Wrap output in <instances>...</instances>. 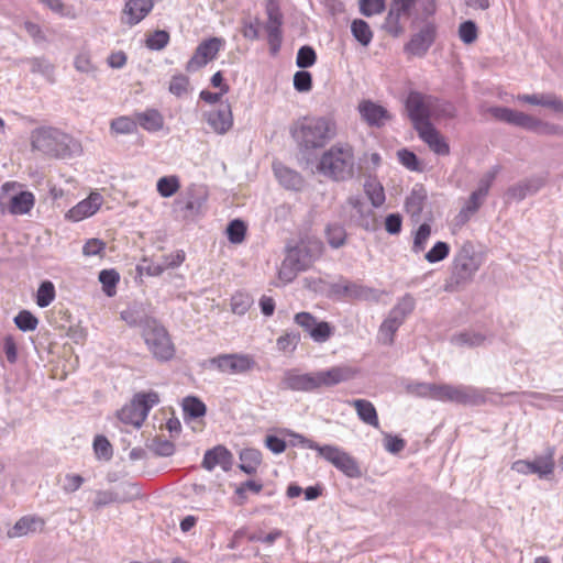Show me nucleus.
Listing matches in <instances>:
<instances>
[{
	"label": "nucleus",
	"mask_w": 563,
	"mask_h": 563,
	"mask_svg": "<svg viewBox=\"0 0 563 563\" xmlns=\"http://www.w3.org/2000/svg\"><path fill=\"white\" fill-rule=\"evenodd\" d=\"M354 376L355 371L347 365L332 366L328 369L309 373H302L298 368H289L283 374L280 388L299 393H313L321 388H330L349 382Z\"/></svg>",
	"instance_id": "1"
},
{
	"label": "nucleus",
	"mask_w": 563,
	"mask_h": 563,
	"mask_svg": "<svg viewBox=\"0 0 563 563\" xmlns=\"http://www.w3.org/2000/svg\"><path fill=\"white\" fill-rule=\"evenodd\" d=\"M336 133V122L330 117H303L290 128L291 137L302 153L323 148Z\"/></svg>",
	"instance_id": "2"
},
{
	"label": "nucleus",
	"mask_w": 563,
	"mask_h": 563,
	"mask_svg": "<svg viewBox=\"0 0 563 563\" xmlns=\"http://www.w3.org/2000/svg\"><path fill=\"white\" fill-rule=\"evenodd\" d=\"M31 146L44 155L65 158L80 152L79 143L55 128H37L31 134Z\"/></svg>",
	"instance_id": "3"
},
{
	"label": "nucleus",
	"mask_w": 563,
	"mask_h": 563,
	"mask_svg": "<svg viewBox=\"0 0 563 563\" xmlns=\"http://www.w3.org/2000/svg\"><path fill=\"white\" fill-rule=\"evenodd\" d=\"M317 169L336 181L351 178L354 173V151L347 143H336L322 153Z\"/></svg>",
	"instance_id": "4"
},
{
	"label": "nucleus",
	"mask_w": 563,
	"mask_h": 563,
	"mask_svg": "<svg viewBox=\"0 0 563 563\" xmlns=\"http://www.w3.org/2000/svg\"><path fill=\"white\" fill-rule=\"evenodd\" d=\"M489 113L498 121L542 135H562L563 126L541 121L530 114L506 107H492Z\"/></svg>",
	"instance_id": "5"
},
{
	"label": "nucleus",
	"mask_w": 563,
	"mask_h": 563,
	"mask_svg": "<svg viewBox=\"0 0 563 563\" xmlns=\"http://www.w3.org/2000/svg\"><path fill=\"white\" fill-rule=\"evenodd\" d=\"M322 245L318 241L303 243L289 247L286 257L284 258L279 276L280 278L290 282L298 272L306 271L321 254Z\"/></svg>",
	"instance_id": "6"
},
{
	"label": "nucleus",
	"mask_w": 563,
	"mask_h": 563,
	"mask_svg": "<svg viewBox=\"0 0 563 563\" xmlns=\"http://www.w3.org/2000/svg\"><path fill=\"white\" fill-rule=\"evenodd\" d=\"M147 328L141 331L142 339L152 354L158 362H167L175 355V345L167 329L158 321H150Z\"/></svg>",
	"instance_id": "7"
},
{
	"label": "nucleus",
	"mask_w": 563,
	"mask_h": 563,
	"mask_svg": "<svg viewBox=\"0 0 563 563\" xmlns=\"http://www.w3.org/2000/svg\"><path fill=\"white\" fill-rule=\"evenodd\" d=\"M206 365L225 375H244L256 367V361L251 354L225 353L209 358Z\"/></svg>",
	"instance_id": "8"
},
{
	"label": "nucleus",
	"mask_w": 563,
	"mask_h": 563,
	"mask_svg": "<svg viewBox=\"0 0 563 563\" xmlns=\"http://www.w3.org/2000/svg\"><path fill=\"white\" fill-rule=\"evenodd\" d=\"M438 401L478 406L486 401L485 393L474 386L439 384Z\"/></svg>",
	"instance_id": "9"
},
{
	"label": "nucleus",
	"mask_w": 563,
	"mask_h": 563,
	"mask_svg": "<svg viewBox=\"0 0 563 563\" xmlns=\"http://www.w3.org/2000/svg\"><path fill=\"white\" fill-rule=\"evenodd\" d=\"M330 292L340 299L372 302H378L384 294L383 290L343 278L330 285Z\"/></svg>",
	"instance_id": "10"
},
{
	"label": "nucleus",
	"mask_w": 563,
	"mask_h": 563,
	"mask_svg": "<svg viewBox=\"0 0 563 563\" xmlns=\"http://www.w3.org/2000/svg\"><path fill=\"white\" fill-rule=\"evenodd\" d=\"M479 268L475 250L471 242H465L454 257L452 280L456 285L471 282Z\"/></svg>",
	"instance_id": "11"
},
{
	"label": "nucleus",
	"mask_w": 563,
	"mask_h": 563,
	"mask_svg": "<svg viewBox=\"0 0 563 563\" xmlns=\"http://www.w3.org/2000/svg\"><path fill=\"white\" fill-rule=\"evenodd\" d=\"M554 453L553 448H548L545 454L538 455L532 461L518 460L514 462L511 470L522 475L537 474L540 478H548L554 472Z\"/></svg>",
	"instance_id": "12"
},
{
	"label": "nucleus",
	"mask_w": 563,
	"mask_h": 563,
	"mask_svg": "<svg viewBox=\"0 0 563 563\" xmlns=\"http://www.w3.org/2000/svg\"><path fill=\"white\" fill-rule=\"evenodd\" d=\"M406 110L416 131L424 124H432V99L418 91L409 92L406 99Z\"/></svg>",
	"instance_id": "13"
},
{
	"label": "nucleus",
	"mask_w": 563,
	"mask_h": 563,
	"mask_svg": "<svg viewBox=\"0 0 563 563\" xmlns=\"http://www.w3.org/2000/svg\"><path fill=\"white\" fill-rule=\"evenodd\" d=\"M294 321L307 332L316 343L327 342L334 332V328L329 322L319 321L310 312L302 311L296 313Z\"/></svg>",
	"instance_id": "14"
},
{
	"label": "nucleus",
	"mask_w": 563,
	"mask_h": 563,
	"mask_svg": "<svg viewBox=\"0 0 563 563\" xmlns=\"http://www.w3.org/2000/svg\"><path fill=\"white\" fill-rule=\"evenodd\" d=\"M323 459L350 478H357L362 475L356 460L340 446L325 444Z\"/></svg>",
	"instance_id": "15"
},
{
	"label": "nucleus",
	"mask_w": 563,
	"mask_h": 563,
	"mask_svg": "<svg viewBox=\"0 0 563 563\" xmlns=\"http://www.w3.org/2000/svg\"><path fill=\"white\" fill-rule=\"evenodd\" d=\"M208 192L201 185L191 184L187 187L185 196L175 201L185 212L184 218H195L203 213V206L207 201Z\"/></svg>",
	"instance_id": "16"
},
{
	"label": "nucleus",
	"mask_w": 563,
	"mask_h": 563,
	"mask_svg": "<svg viewBox=\"0 0 563 563\" xmlns=\"http://www.w3.org/2000/svg\"><path fill=\"white\" fill-rule=\"evenodd\" d=\"M224 41L219 37H211L202 41L196 48L194 55L186 64V70L195 73L213 60L222 48Z\"/></svg>",
	"instance_id": "17"
},
{
	"label": "nucleus",
	"mask_w": 563,
	"mask_h": 563,
	"mask_svg": "<svg viewBox=\"0 0 563 563\" xmlns=\"http://www.w3.org/2000/svg\"><path fill=\"white\" fill-rule=\"evenodd\" d=\"M417 0H391L389 12L385 19L384 29L393 36H399L404 32L400 23L401 16L409 18Z\"/></svg>",
	"instance_id": "18"
},
{
	"label": "nucleus",
	"mask_w": 563,
	"mask_h": 563,
	"mask_svg": "<svg viewBox=\"0 0 563 563\" xmlns=\"http://www.w3.org/2000/svg\"><path fill=\"white\" fill-rule=\"evenodd\" d=\"M437 27L432 22H426L418 32L413 33L405 45V52L409 55L422 57L433 44Z\"/></svg>",
	"instance_id": "19"
},
{
	"label": "nucleus",
	"mask_w": 563,
	"mask_h": 563,
	"mask_svg": "<svg viewBox=\"0 0 563 563\" xmlns=\"http://www.w3.org/2000/svg\"><path fill=\"white\" fill-rule=\"evenodd\" d=\"M267 22L265 30L267 32L268 43L276 51L282 42L283 14L276 2L269 1L266 5Z\"/></svg>",
	"instance_id": "20"
},
{
	"label": "nucleus",
	"mask_w": 563,
	"mask_h": 563,
	"mask_svg": "<svg viewBox=\"0 0 563 563\" xmlns=\"http://www.w3.org/2000/svg\"><path fill=\"white\" fill-rule=\"evenodd\" d=\"M121 319L129 327H139L141 331L145 330L150 321H156L148 309V307L142 302H133L126 309L121 311Z\"/></svg>",
	"instance_id": "21"
},
{
	"label": "nucleus",
	"mask_w": 563,
	"mask_h": 563,
	"mask_svg": "<svg viewBox=\"0 0 563 563\" xmlns=\"http://www.w3.org/2000/svg\"><path fill=\"white\" fill-rule=\"evenodd\" d=\"M103 201L99 192H91L88 198L78 202L66 213V218L70 221L78 222L95 214L101 207Z\"/></svg>",
	"instance_id": "22"
},
{
	"label": "nucleus",
	"mask_w": 563,
	"mask_h": 563,
	"mask_svg": "<svg viewBox=\"0 0 563 563\" xmlns=\"http://www.w3.org/2000/svg\"><path fill=\"white\" fill-rule=\"evenodd\" d=\"M153 0H129L123 12L122 22L133 26L140 23L153 9Z\"/></svg>",
	"instance_id": "23"
},
{
	"label": "nucleus",
	"mask_w": 563,
	"mask_h": 563,
	"mask_svg": "<svg viewBox=\"0 0 563 563\" xmlns=\"http://www.w3.org/2000/svg\"><path fill=\"white\" fill-rule=\"evenodd\" d=\"M207 122L217 134H225L233 125V114L229 103H221L219 109L207 114Z\"/></svg>",
	"instance_id": "24"
},
{
	"label": "nucleus",
	"mask_w": 563,
	"mask_h": 563,
	"mask_svg": "<svg viewBox=\"0 0 563 563\" xmlns=\"http://www.w3.org/2000/svg\"><path fill=\"white\" fill-rule=\"evenodd\" d=\"M417 133L433 153L441 156L449 155L450 146L433 124H424Z\"/></svg>",
	"instance_id": "25"
},
{
	"label": "nucleus",
	"mask_w": 563,
	"mask_h": 563,
	"mask_svg": "<svg viewBox=\"0 0 563 563\" xmlns=\"http://www.w3.org/2000/svg\"><path fill=\"white\" fill-rule=\"evenodd\" d=\"M233 462L232 453L223 445H218L206 451L202 460V467L212 471L216 466H220L223 471L231 470Z\"/></svg>",
	"instance_id": "26"
},
{
	"label": "nucleus",
	"mask_w": 563,
	"mask_h": 563,
	"mask_svg": "<svg viewBox=\"0 0 563 563\" xmlns=\"http://www.w3.org/2000/svg\"><path fill=\"white\" fill-rule=\"evenodd\" d=\"M358 111L363 120L371 126L380 128L390 119L388 111L384 107L371 100L361 102Z\"/></svg>",
	"instance_id": "27"
},
{
	"label": "nucleus",
	"mask_w": 563,
	"mask_h": 563,
	"mask_svg": "<svg viewBox=\"0 0 563 563\" xmlns=\"http://www.w3.org/2000/svg\"><path fill=\"white\" fill-rule=\"evenodd\" d=\"M147 417V408L142 405L134 397L130 404L123 406L118 411V418L125 424H131L140 428Z\"/></svg>",
	"instance_id": "28"
},
{
	"label": "nucleus",
	"mask_w": 563,
	"mask_h": 563,
	"mask_svg": "<svg viewBox=\"0 0 563 563\" xmlns=\"http://www.w3.org/2000/svg\"><path fill=\"white\" fill-rule=\"evenodd\" d=\"M273 169L279 184L286 189L300 190L303 186V178L298 172L280 163H275Z\"/></svg>",
	"instance_id": "29"
},
{
	"label": "nucleus",
	"mask_w": 563,
	"mask_h": 563,
	"mask_svg": "<svg viewBox=\"0 0 563 563\" xmlns=\"http://www.w3.org/2000/svg\"><path fill=\"white\" fill-rule=\"evenodd\" d=\"M45 522L42 518L36 516H23L20 518L13 528L8 531L9 538H19L26 536L30 532L42 530Z\"/></svg>",
	"instance_id": "30"
},
{
	"label": "nucleus",
	"mask_w": 563,
	"mask_h": 563,
	"mask_svg": "<svg viewBox=\"0 0 563 563\" xmlns=\"http://www.w3.org/2000/svg\"><path fill=\"white\" fill-rule=\"evenodd\" d=\"M350 405L356 410L360 420L375 429H379L377 411L369 400L354 399L350 401Z\"/></svg>",
	"instance_id": "31"
},
{
	"label": "nucleus",
	"mask_w": 563,
	"mask_h": 563,
	"mask_svg": "<svg viewBox=\"0 0 563 563\" xmlns=\"http://www.w3.org/2000/svg\"><path fill=\"white\" fill-rule=\"evenodd\" d=\"M136 123L147 132H157L164 126V117L156 109H146L135 113Z\"/></svg>",
	"instance_id": "32"
},
{
	"label": "nucleus",
	"mask_w": 563,
	"mask_h": 563,
	"mask_svg": "<svg viewBox=\"0 0 563 563\" xmlns=\"http://www.w3.org/2000/svg\"><path fill=\"white\" fill-rule=\"evenodd\" d=\"M35 202L34 195L30 191H20L10 198L9 212L11 214H25L31 211Z\"/></svg>",
	"instance_id": "33"
},
{
	"label": "nucleus",
	"mask_w": 563,
	"mask_h": 563,
	"mask_svg": "<svg viewBox=\"0 0 563 563\" xmlns=\"http://www.w3.org/2000/svg\"><path fill=\"white\" fill-rule=\"evenodd\" d=\"M427 199V191L421 185H416L406 199V210L411 216H419L423 209Z\"/></svg>",
	"instance_id": "34"
},
{
	"label": "nucleus",
	"mask_w": 563,
	"mask_h": 563,
	"mask_svg": "<svg viewBox=\"0 0 563 563\" xmlns=\"http://www.w3.org/2000/svg\"><path fill=\"white\" fill-rule=\"evenodd\" d=\"M240 470L245 474L252 475L262 462V453L256 449H244L240 452Z\"/></svg>",
	"instance_id": "35"
},
{
	"label": "nucleus",
	"mask_w": 563,
	"mask_h": 563,
	"mask_svg": "<svg viewBox=\"0 0 563 563\" xmlns=\"http://www.w3.org/2000/svg\"><path fill=\"white\" fill-rule=\"evenodd\" d=\"M544 181L541 178L530 179L527 183L518 184L508 190L511 198L517 200L525 199L528 195L536 194Z\"/></svg>",
	"instance_id": "36"
},
{
	"label": "nucleus",
	"mask_w": 563,
	"mask_h": 563,
	"mask_svg": "<svg viewBox=\"0 0 563 563\" xmlns=\"http://www.w3.org/2000/svg\"><path fill=\"white\" fill-rule=\"evenodd\" d=\"M485 196L478 195L475 190L471 194L465 206L460 210L456 216V221L460 224L466 223L471 217L479 209Z\"/></svg>",
	"instance_id": "37"
},
{
	"label": "nucleus",
	"mask_w": 563,
	"mask_h": 563,
	"mask_svg": "<svg viewBox=\"0 0 563 563\" xmlns=\"http://www.w3.org/2000/svg\"><path fill=\"white\" fill-rule=\"evenodd\" d=\"M185 419H197L206 415V405L196 396H187L183 399Z\"/></svg>",
	"instance_id": "38"
},
{
	"label": "nucleus",
	"mask_w": 563,
	"mask_h": 563,
	"mask_svg": "<svg viewBox=\"0 0 563 563\" xmlns=\"http://www.w3.org/2000/svg\"><path fill=\"white\" fill-rule=\"evenodd\" d=\"M351 32L354 38L363 46H367L373 38V32L368 23L362 19H355L351 23Z\"/></svg>",
	"instance_id": "39"
},
{
	"label": "nucleus",
	"mask_w": 563,
	"mask_h": 563,
	"mask_svg": "<svg viewBox=\"0 0 563 563\" xmlns=\"http://www.w3.org/2000/svg\"><path fill=\"white\" fill-rule=\"evenodd\" d=\"M110 131L114 134H133L137 131L136 118L122 115L110 122Z\"/></svg>",
	"instance_id": "40"
},
{
	"label": "nucleus",
	"mask_w": 563,
	"mask_h": 563,
	"mask_svg": "<svg viewBox=\"0 0 563 563\" xmlns=\"http://www.w3.org/2000/svg\"><path fill=\"white\" fill-rule=\"evenodd\" d=\"M485 336L479 332L464 331L452 336L451 342L456 346L474 347L483 344Z\"/></svg>",
	"instance_id": "41"
},
{
	"label": "nucleus",
	"mask_w": 563,
	"mask_h": 563,
	"mask_svg": "<svg viewBox=\"0 0 563 563\" xmlns=\"http://www.w3.org/2000/svg\"><path fill=\"white\" fill-rule=\"evenodd\" d=\"M180 188L179 178L175 175L164 176L157 180L156 189L163 198H169Z\"/></svg>",
	"instance_id": "42"
},
{
	"label": "nucleus",
	"mask_w": 563,
	"mask_h": 563,
	"mask_svg": "<svg viewBox=\"0 0 563 563\" xmlns=\"http://www.w3.org/2000/svg\"><path fill=\"white\" fill-rule=\"evenodd\" d=\"M119 280L120 275L115 269H102L99 273V282L102 284V290L109 297L115 295V288Z\"/></svg>",
	"instance_id": "43"
},
{
	"label": "nucleus",
	"mask_w": 563,
	"mask_h": 563,
	"mask_svg": "<svg viewBox=\"0 0 563 563\" xmlns=\"http://www.w3.org/2000/svg\"><path fill=\"white\" fill-rule=\"evenodd\" d=\"M366 196L373 207L378 208L385 202V192L383 186L376 180H366L364 184Z\"/></svg>",
	"instance_id": "44"
},
{
	"label": "nucleus",
	"mask_w": 563,
	"mask_h": 563,
	"mask_svg": "<svg viewBox=\"0 0 563 563\" xmlns=\"http://www.w3.org/2000/svg\"><path fill=\"white\" fill-rule=\"evenodd\" d=\"M55 286L51 280L41 283L36 292V303L41 308L48 307L55 299Z\"/></svg>",
	"instance_id": "45"
},
{
	"label": "nucleus",
	"mask_w": 563,
	"mask_h": 563,
	"mask_svg": "<svg viewBox=\"0 0 563 563\" xmlns=\"http://www.w3.org/2000/svg\"><path fill=\"white\" fill-rule=\"evenodd\" d=\"M325 235L328 243L333 249H339L345 243V229L338 223L329 224L325 229Z\"/></svg>",
	"instance_id": "46"
},
{
	"label": "nucleus",
	"mask_w": 563,
	"mask_h": 563,
	"mask_svg": "<svg viewBox=\"0 0 563 563\" xmlns=\"http://www.w3.org/2000/svg\"><path fill=\"white\" fill-rule=\"evenodd\" d=\"M438 387L439 384L433 383H413L408 385L407 389L415 396L435 400L438 395Z\"/></svg>",
	"instance_id": "47"
},
{
	"label": "nucleus",
	"mask_w": 563,
	"mask_h": 563,
	"mask_svg": "<svg viewBox=\"0 0 563 563\" xmlns=\"http://www.w3.org/2000/svg\"><path fill=\"white\" fill-rule=\"evenodd\" d=\"M168 90L174 96L180 98L190 91V81L186 75H174L170 79Z\"/></svg>",
	"instance_id": "48"
},
{
	"label": "nucleus",
	"mask_w": 563,
	"mask_h": 563,
	"mask_svg": "<svg viewBox=\"0 0 563 563\" xmlns=\"http://www.w3.org/2000/svg\"><path fill=\"white\" fill-rule=\"evenodd\" d=\"M431 235V227L428 223H422L418 228L413 236L412 252L416 254L424 251L427 242Z\"/></svg>",
	"instance_id": "49"
},
{
	"label": "nucleus",
	"mask_w": 563,
	"mask_h": 563,
	"mask_svg": "<svg viewBox=\"0 0 563 563\" xmlns=\"http://www.w3.org/2000/svg\"><path fill=\"white\" fill-rule=\"evenodd\" d=\"M14 323L21 331L27 332L37 328L38 320L29 310H22L15 316Z\"/></svg>",
	"instance_id": "50"
},
{
	"label": "nucleus",
	"mask_w": 563,
	"mask_h": 563,
	"mask_svg": "<svg viewBox=\"0 0 563 563\" xmlns=\"http://www.w3.org/2000/svg\"><path fill=\"white\" fill-rule=\"evenodd\" d=\"M317 60V54L314 49L309 45H303L298 49L297 57H296V65L301 68L306 69L314 65Z\"/></svg>",
	"instance_id": "51"
},
{
	"label": "nucleus",
	"mask_w": 563,
	"mask_h": 563,
	"mask_svg": "<svg viewBox=\"0 0 563 563\" xmlns=\"http://www.w3.org/2000/svg\"><path fill=\"white\" fill-rule=\"evenodd\" d=\"M459 36L464 44H472L477 40L478 29L474 21L467 20L460 24Z\"/></svg>",
	"instance_id": "52"
},
{
	"label": "nucleus",
	"mask_w": 563,
	"mask_h": 563,
	"mask_svg": "<svg viewBox=\"0 0 563 563\" xmlns=\"http://www.w3.org/2000/svg\"><path fill=\"white\" fill-rule=\"evenodd\" d=\"M245 232L246 225L240 219L232 220L227 228L229 241L235 244L241 243L244 240Z\"/></svg>",
	"instance_id": "53"
},
{
	"label": "nucleus",
	"mask_w": 563,
	"mask_h": 563,
	"mask_svg": "<svg viewBox=\"0 0 563 563\" xmlns=\"http://www.w3.org/2000/svg\"><path fill=\"white\" fill-rule=\"evenodd\" d=\"M450 253V246L446 242L438 241L429 252L426 253L424 258L433 264L443 261Z\"/></svg>",
	"instance_id": "54"
},
{
	"label": "nucleus",
	"mask_w": 563,
	"mask_h": 563,
	"mask_svg": "<svg viewBox=\"0 0 563 563\" xmlns=\"http://www.w3.org/2000/svg\"><path fill=\"white\" fill-rule=\"evenodd\" d=\"M169 33L165 30H157L146 38V46L153 51H161L167 46Z\"/></svg>",
	"instance_id": "55"
},
{
	"label": "nucleus",
	"mask_w": 563,
	"mask_h": 563,
	"mask_svg": "<svg viewBox=\"0 0 563 563\" xmlns=\"http://www.w3.org/2000/svg\"><path fill=\"white\" fill-rule=\"evenodd\" d=\"M399 322L389 319L388 317L383 321L379 327V339L385 344H391L394 342V334L399 329Z\"/></svg>",
	"instance_id": "56"
},
{
	"label": "nucleus",
	"mask_w": 563,
	"mask_h": 563,
	"mask_svg": "<svg viewBox=\"0 0 563 563\" xmlns=\"http://www.w3.org/2000/svg\"><path fill=\"white\" fill-rule=\"evenodd\" d=\"M416 307V300L411 294H406L398 299L397 303L393 307L395 313L399 316L408 317Z\"/></svg>",
	"instance_id": "57"
},
{
	"label": "nucleus",
	"mask_w": 563,
	"mask_h": 563,
	"mask_svg": "<svg viewBox=\"0 0 563 563\" xmlns=\"http://www.w3.org/2000/svg\"><path fill=\"white\" fill-rule=\"evenodd\" d=\"M300 341V334L298 332H287L277 339V347L279 351L287 352L296 350Z\"/></svg>",
	"instance_id": "58"
},
{
	"label": "nucleus",
	"mask_w": 563,
	"mask_h": 563,
	"mask_svg": "<svg viewBox=\"0 0 563 563\" xmlns=\"http://www.w3.org/2000/svg\"><path fill=\"white\" fill-rule=\"evenodd\" d=\"M385 10L384 0H360V11L365 16L379 14Z\"/></svg>",
	"instance_id": "59"
},
{
	"label": "nucleus",
	"mask_w": 563,
	"mask_h": 563,
	"mask_svg": "<svg viewBox=\"0 0 563 563\" xmlns=\"http://www.w3.org/2000/svg\"><path fill=\"white\" fill-rule=\"evenodd\" d=\"M294 87L299 92H307L311 90L312 77L307 70H298L294 75Z\"/></svg>",
	"instance_id": "60"
},
{
	"label": "nucleus",
	"mask_w": 563,
	"mask_h": 563,
	"mask_svg": "<svg viewBox=\"0 0 563 563\" xmlns=\"http://www.w3.org/2000/svg\"><path fill=\"white\" fill-rule=\"evenodd\" d=\"M397 155L399 162L409 170L419 172L421 169L419 159L413 152L402 148L397 152Z\"/></svg>",
	"instance_id": "61"
},
{
	"label": "nucleus",
	"mask_w": 563,
	"mask_h": 563,
	"mask_svg": "<svg viewBox=\"0 0 563 563\" xmlns=\"http://www.w3.org/2000/svg\"><path fill=\"white\" fill-rule=\"evenodd\" d=\"M93 450L99 459L110 460L112 456L111 444L103 435H97L95 438Z\"/></svg>",
	"instance_id": "62"
},
{
	"label": "nucleus",
	"mask_w": 563,
	"mask_h": 563,
	"mask_svg": "<svg viewBox=\"0 0 563 563\" xmlns=\"http://www.w3.org/2000/svg\"><path fill=\"white\" fill-rule=\"evenodd\" d=\"M252 299L250 296L244 294H236L231 299V308L235 314H244L251 307Z\"/></svg>",
	"instance_id": "63"
},
{
	"label": "nucleus",
	"mask_w": 563,
	"mask_h": 563,
	"mask_svg": "<svg viewBox=\"0 0 563 563\" xmlns=\"http://www.w3.org/2000/svg\"><path fill=\"white\" fill-rule=\"evenodd\" d=\"M540 106L563 113V100L554 93H540Z\"/></svg>",
	"instance_id": "64"
}]
</instances>
